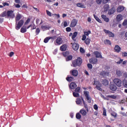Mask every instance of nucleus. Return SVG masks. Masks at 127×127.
<instances>
[{
    "instance_id": "obj_1",
    "label": "nucleus",
    "mask_w": 127,
    "mask_h": 127,
    "mask_svg": "<svg viewBox=\"0 0 127 127\" xmlns=\"http://www.w3.org/2000/svg\"><path fill=\"white\" fill-rule=\"evenodd\" d=\"M21 14H18L16 15V16L15 17V21H16V24H15V29L16 30H18L20 29L21 28V26L23 25V23H24V21L23 20L21 19ZM20 20V21H19ZM17 21L18 22L17 23Z\"/></svg>"
},
{
    "instance_id": "obj_2",
    "label": "nucleus",
    "mask_w": 127,
    "mask_h": 127,
    "mask_svg": "<svg viewBox=\"0 0 127 127\" xmlns=\"http://www.w3.org/2000/svg\"><path fill=\"white\" fill-rule=\"evenodd\" d=\"M82 63H83V61L81 58H78L76 60H74L72 62L73 67L81 66Z\"/></svg>"
},
{
    "instance_id": "obj_3",
    "label": "nucleus",
    "mask_w": 127,
    "mask_h": 127,
    "mask_svg": "<svg viewBox=\"0 0 127 127\" xmlns=\"http://www.w3.org/2000/svg\"><path fill=\"white\" fill-rule=\"evenodd\" d=\"M93 85H95L96 88L98 90V91H100L102 92L103 91V89H102V83L100 82L98 80H94Z\"/></svg>"
},
{
    "instance_id": "obj_4",
    "label": "nucleus",
    "mask_w": 127,
    "mask_h": 127,
    "mask_svg": "<svg viewBox=\"0 0 127 127\" xmlns=\"http://www.w3.org/2000/svg\"><path fill=\"white\" fill-rule=\"evenodd\" d=\"M113 82L114 84L116 85V86H117V87H122V85L123 83L121 79L119 78H115L114 79Z\"/></svg>"
},
{
    "instance_id": "obj_5",
    "label": "nucleus",
    "mask_w": 127,
    "mask_h": 127,
    "mask_svg": "<svg viewBox=\"0 0 127 127\" xmlns=\"http://www.w3.org/2000/svg\"><path fill=\"white\" fill-rule=\"evenodd\" d=\"M78 23V20L76 19H73L69 25L70 27H75Z\"/></svg>"
},
{
    "instance_id": "obj_6",
    "label": "nucleus",
    "mask_w": 127,
    "mask_h": 127,
    "mask_svg": "<svg viewBox=\"0 0 127 127\" xmlns=\"http://www.w3.org/2000/svg\"><path fill=\"white\" fill-rule=\"evenodd\" d=\"M84 94L86 96V100H87L88 103H91L92 100H91V97H90V95H89V92L88 91H86L84 92Z\"/></svg>"
},
{
    "instance_id": "obj_7",
    "label": "nucleus",
    "mask_w": 127,
    "mask_h": 127,
    "mask_svg": "<svg viewBox=\"0 0 127 127\" xmlns=\"http://www.w3.org/2000/svg\"><path fill=\"white\" fill-rule=\"evenodd\" d=\"M7 17H10V18H14V13H13V11L12 10H8L7 11Z\"/></svg>"
},
{
    "instance_id": "obj_8",
    "label": "nucleus",
    "mask_w": 127,
    "mask_h": 127,
    "mask_svg": "<svg viewBox=\"0 0 127 127\" xmlns=\"http://www.w3.org/2000/svg\"><path fill=\"white\" fill-rule=\"evenodd\" d=\"M109 89L111 90V91H117V89H118V88L117 87V86L116 85V84L114 83H110L109 85Z\"/></svg>"
},
{
    "instance_id": "obj_9",
    "label": "nucleus",
    "mask_w": 127,
    "mask_h": 127,
    "mask_svg": "<svg viewBox=\"0 0 127 127\" xmlns=\"http://www.w3.org/2000/svg\"><path fill=\"white\" fill-rule=\"evenodd\" d=\"M103 31H104L106 34H108L109 37H114L115 36V34L109 30L104 29Z\"/></svg>"
},
{
    "instance_id": "obj_10",
    "label": "nucleus",
    "mask_w": 127,
    "mask_h": 127,
    "mask_svg": "<svg viewBox=\"0 0 127 127\" xmlns=\"http://www.w3.org/2000/svg\"><path fill=\"white\" fill-rule=\"evenodd\" d=\"M89 62L91 64L96 65L98 64V59L96 58H91L89 60Z\"/></svg>"
},
{
    "instance_id": "obj_11",
    "label": "nucleus",
    "mask_w": 127,
    "mask_h": 127,
    "mask_svg": "<svg viewBox=\"0 0 127 127\" xmlns=\"http://www.w3.org/2000/svg\"><path fill=\"white\" fill-rule=\"evenodd\" d=\"M50 39H56V36L54 37H46L44 40V42L45 43H47L50 40Z\"/></svg>"
},
{
    "instance_id": "obj_12",
    "label": "nucleus",
    "mask_w": 127,
    "mask_h": 127,
    "mask_svg": "<svg viewBox=\"0 0 127 127\" xmlns=\"http://www.w3.org/2000/svg\"><path fill=\"white\" fill-rule=\"evenodd\" d=\"M115 52H117V53H120L121 52V50H122V48L119 45H116L114 48Z\"/></svg>"
},
{
    "instance_id": "obj_13",
    "label": "nucleus",
    "mask_w": 127,
    "mask_h": 127,
    "mask_svg": "<svg viewBox=\"0 0 127 127\" xmlns=\"http://www.w3.org/2000/svg\"><path fill=\"white\" fill-rule=\"evenodd\" d=\"M72 47L73 50H74L75 51H77V50L79 49V45L76 43H74L72 45Z\"/></svg>"
},
{
    "instance_id": "obj_14",
    "label": "nucleus",
    "mask_w": 127,
    "mask_h": 127,
    "mask_svg": "<svg viewBox=\"0 0 127 127\" xmlns=\"http://www.w3.org/2000/svg\"><path fill=\"white\" fill-rule=\"evenodd\" d=\"M70 74L74 77L78 76V70L77 69H73L70 71Z\"/></svg>"
},
{
    "instance_id": "obj_15",
    "label": "nucleus",
    "mask_w": 127,
    "mask_h": 127,
    "mask_svg": "<svg viewBox=\"0 0 127 127\" xmlns=\"http://www.w3.org/2000/svg\"><path fill=\"white\" fill-rule=\"evenodd\" d=\"M79 113L83 117L87 116V111L85 110L84 109H81L79 111Z\"/></svg>"
},
{
    "instance_id": "obj_16",
    "label": "nucleus",
    "mask_w": 127,
    "mask_h": 127,
    "mask_svg": "<svg viewBox=\"0 0 127 127\" xmlns=\"http://www.w3.org/2000/svg\"><path fill=\"white\" fill-rule=\"evenodd\" d=\"M56 42L59 45H60L61 44H62V43L63 42V40H62V38H61L60 37H58L56 40Z\"/></svg>"
},
{
    "instance_id": "obj_17",
    "label": "nucleus",
    "mask_w": 127,
    "mask_h": 127,
    "mask_svg": "<svg viewBox=\"0 0 127 127\" xmlns=\"http://www.w3.org/2000/svg\"><path fill=\"white\" fill-rule=\"evenodd\" d=\"M101 83L103 86H108L109 85V81L106 79H102L101 81Z\"/></svg>"
},
{
    "instance_id": "obj_18",
    "label": "nucleus",
    "mask_w": 127,
    "mask_h": 127,
    "mask_svg": "<svg viewBox=\"0 0 127 127\" xmlns=\"http://www.w3.org/2000/svg\"><path fill=\"white\" fill-rule=\"evenodd\" d=\"M69 87L70 88V89L74 90V89L77 88V84L75 82H71L70 84Z\"/></svg>"
},
{
    "instance_id": "obj_19",
    "label": "nucleus",
    "mask_w": 127,
    "mask_h": 127,
    "mask_svg": "<svg viewBox=\"0 0 127 127\" xmlns=\"http://www.w3.org/2000/svg\"><path fill=\"white\" fill-rule=\"evenodd\" d=\"M108 74L109 72H108L107 71H103L100 72L99 75H100V76H102V77H107V75H108Z\"/></svg>"
},
{
    "instance_id": "obj_20",
    "label": "nucleus",
    "mask_w": 127,
    "mask_h": 127,
    "mask_svg": "<svg viewBox=\"0 0 127 127\" xmlns=\"http://www.w3.org/2000/svg\"><path fill=\"white\" fill-rule=\"evenodd\" d=\"M94 55H95L96 58H102V55L98 51L94 52Z\"/></svg>"
},
{
    "instance_id": "obj_21",
    "label": "nucleus",
    "mask_w": 127,
    "mask_h": 127,
    "mask_svg": "<svg viewBox=\"0 0 127 127\" xmlns=\"http://www.w3.org/2000/svg\"><path fill=\"white\" fill-rule=\"evenodd\" d=\"M82 101L83 103V105L85 109L86 110V112H89V108H88V105L87 104H86V102H85V100H84V99L81 97Z\"/></svg>"
},
{
    "instance_id": "obj_22",
    "label": "nucleus",
    "mask_w": 127,
    "mask_h": 127,
    "mask_svg": "<svg viewBox=\"0 0 127 127\" xmlns=\"http://www.w3.org/2000/svg\"><path fill=\"white\" fill-rule=\"evenodd\" d=\"M101 17L106 22H109V21H110V19H109L108 17H107V16L105 15H102Z\"/></svg>"
},
{
    "instance_id": "obj_23",
    "label": "nucleus",
    "mask_w": 127,
    "mask_h": 127,
    "mask_svg": "<svg viewBox=\"0 0 127 127\" xmlns=\"http://www.w3.org/2000/svg\"><path fill=\"white\" fill-rule=\"evenodd\" d=\"M117 21L120 22L123 20V15L118 14L116 17Z\"/></svg>"
},
{
    "instance_id": "obj_24",
    "label": "nucleus",
    "mask_w": 127,
    "mask_h": 127,
    "mask_svg": "<svg viewBox=\"0 0 127 127\" xmlns=\"http://www.w3.org/2000/svg\"><path fill=\"white\" fill-rule=\"evenodd\" d=\"M124 9H125V7H124L123 6H119L117 8V11H118V12H122V11H123Z\"/></svg>"
},
{
    "instance_id": "obj_25",
    "label": "nucleus",
    "mask_w": 127,
    "mask_h": 127,
    "mask_svg": "<svg viewBox=\"0 0 127 127\" xmlns=\"http://www.w3.org/2000/svg\"><path fill=\"white\" fill-rule=\"evenodd\" d=\"M60 50L61 51H66V50H67V46L66 45H64L61 46Z\"/></svg>"
},
{
    "instance_id": "obj_26",
    "label": "nucleus",
    "mask_w": 127,
    "mask_h": 127,
    "mask_svg": "<svg viewBox=\"0 0 127 127\" xmlns=\"http://www.w3.org/2000/svg\"><path fill=\"white\" fill-rule=\"evenodd\" d=\"M104 43L106 45H112V43L111 42V41H110V40L106 39L104 40Z\"/></svg>"
},
{
    "instance_id": "obj_27",
    "label": "nucleus",
    "mask_w": 127,
    "mask_h": 127,
    "mask_svg": "<svg viewBox=\"0 0 127 127\" xmlns=\"http://www.w3.org/2000/svg\"><path fill=\"white\" fill-rule=\"evenodd\" d=\"M76 6H78V7H81V8H85V5L82 3H77L76 4Z\"/></svg>"
},
{
    "instance_id": "obj_28",
    "label": "nucleus",
    "mask_w": 127,
    "mask_h": 127,
    "mask_svg": "<svg viewBox=\"0 0 127 127\" xmlns=\"http://www.w3.org/2000/svg\"><path fill=\"white\" fill-rule=\"evenodd\" d=\"M116 11V10L114 9V8H111L109 11L108 13L109 14L111 15V14H114V13H115V12Z\"/></svg>"
},
{
    "instance_id": "obj_29",
    "label": "nucleus",
    "mask_w": 127,
    "mask_h": 127,
    "mask_svg": "<svg viewBox=\"0 0 127 127\" xmlns=\"http://www.w3.org/2000/svg\"><path fill=\"white\" fill-rule=\"evenodd\" d=\"M26 31H27L26 27L23 26L20 29V32H21V33H25Z\"/></svg>"
},
{
    "instance_id": "obj_30",
    "label": "nucleus",
    "mask_w": 127,
    "mask_h": 127,
    "mask_svg": "<svg viewBox=\"0 0 127 127\" xmlns=\"http://www.w3.org/2000/svg\"><path fill=\"white\" fill-rule=\"evenodd\" d=\"M0 16H1V17H5V16H7V12H6L5 11H3L0 14Z\"/></svg>"
},
{
    "instance_id": "obj_31",
    "label": "nucleus",
    "mask_w": 127,
    "mask_h": 127,
    "mask_svg": "<svg viewBox=\"0 0 127 127\" xmlns=\"http://www.w3.org/2000/svg\"><path fill=\"white\" fill-rule=\"evenodd\" d=\"M77 35H78V32H74L71 36L72 40H74L75 38L77 37Z\"/></svg>"
},
{
    "instance_id": "obj_32",
    "label": "nucleus",
    "mask_w": 127,
    "mask_h": 127,
    "mask_svg": "<svg viewBox=\"0 0 127 127\" xmlns=\"http://www.w3.org/2000/svg\"><path fill=\"white\" fill-rule=\"evenodd\" d=\"M93 15L94 18L98 21V22H99V23H102V20L100 19V18H99L96 15L94 14Z\"/></svg>"
},
{
    "instance_id": "obj_33",
    "label": "nucleus",
    "mask_w": 127,
    "mask_h": 127,
    "mask_svg": "<svg viewBox=\"0 0 127 127\" xmlns=\"http://www.w3.org/2000/svg\"><path fill=\"white\" fill-rule=\"evenodd\" d=\"M85 43L86 44V45H89L90 43L91 42V39H89L87 38L85 40Z\"/></svg>"
},
{
    "instance_id": "obj_34",
    "label": "nucleus",
    "mask_w": 127,
    "mask_h": 127,
    "mask_svg": "<svg viewBox=\"0 0 127 127\" xmlns=\"http://www.w3.org/2000/svg\"><path fill=\"white\" fill-rule=\"evenodd\" d=\"M82 118V116L81 115V114H80V113H77L76 114V118L77 119V120H81Z\"/></svg>"
},
{
    "instance_id": "obj_35",
    "label": "nucleus",
    "mask_w": 127,
    "mask_h": 127,
    "mask_svg": "<svg viewBox=\"0 0 127 127\" xmlns=\"http://www.w3.org/2000/svg\"><path fill=\"white\" fill-rule=\"evenodd\" d=\"M116 75H117L118 77H121L123 75V72L120 70H116Z\"/></svg>"
},
{
    "instance_id": "obj_36",
    "label": "nucleus",
    "mask_w": 127,
    "mask_h": 127,
    "mask_svg": "<svg viewBox=\"0 0 127 127\" xmlns=\"http://www.w3.org/2000/svg\"><path fill=\"white\" fill-rule=\"evenodd\" d=\"M66 80L68 81V82H72L73 80H74V77H67L66 78Z\"/></svg>"
},
{
    "instance_id": "obj_37",
    "label": "nucleus",
    "mask_w": 127,
    "mask_h": 127,
    "mask_svg": "<svg viewBox=\"0 0 127 127\" xmlns=\"http://www.w3.org/2000/svg\"><path fill=\"white\" fill-rule=\"evenodd\" d=\"M76 103L77 105H80V104H81L82 100L81 99V98H77L76 99Z\"/></svg>"
},
{
    "instance_id": "obj_38",
    "label": "nucleus",
    "mask_w": 127,
    "mask_h": 127,
    "mask_svg": "<svg viewBox=\"0 0 127 127\" xmlns=\"http://www.w3.org/2000/svg\"><path fill=\"white\" fill-rule=\"evenodd\" d=\"M111 115L112 117H114V118H117V116H118V114H117V113H116L115 111L111 112Z\"/></svg>"
},
{
    "instance_id": "obj_39",
    "label": "nucleus",
    "mask_w": 127,
    "mask_h": 127,
    "mask_svg": "<svg viewBox=\"0 0 127 127\" xmlns=\"http://www.w3.org/2000/svg\"><path fill=\"white\" fill-rule=\"evenodd\" d=\"M73 97H74L75 98H78V97H79V93L78 92H73Z\"/></svg>"
},
{
    "instance_id": "obj_40",
    "label": "nucleus",
    "mask_w": 127,
    "mask_h": 127,
    "mask_svg": "<svg viewBox=\"0 0 127 127\" xmlns=\"http://www.w3.org/2000/svg\"><path fill=\"white\" fill-rule=\"evenodd\" d=\"M35 33L36 35H38L40 33V29L39 28H37L36 29Z\"/></svg>"
},
{
    "instance_id": "obj_41",
    "label": "nucleus",
    "mask_w": 127,
    "mask_h": 127,
    "mask_svg": "<svg viewBox=\"0 0 127 127\" xmlns=\"http://www.w3.org/2000/svg\"><path fill=\"white\" fill-rule=\"evenodd\" d=\"M73 57L72 56H68L66 59V61H70V60H72Z\"/></svg>"
},
{
    "instance_id": "obj_42",
    "label": "nucleus",
    "mask_w": 127,
    "mask_h": 127,
    "mask_svg": "<svg viewBox=\"0 0 127 127\" xmlns=\"http://www.w3.org/2000/svg\"><path fill=\"white\" fill-rule=\"evenodd\" d=\"M108 97H109V98H110L111 99H114V100H116V99H117V96L114 95H108Z\"/></svg>"
},
{
    "instance_id": "obj_43",
    "label": "nucleus",
    "mask_w": 127,
    "mask_h": 127,
    "mask_svg": "<svg viewBox=\"0 0 127 127\" xmlns=\"http://www.w3.org/2000/svg\"><path fill=\"white\" fill-rule=\"evenodd\" d=\"M84 34L85 36H86H86H89V34H91V31H88L86 32H84Z\"/></svg>"
},
{
    "instance_id": "obj_44",
    "label": "nucleus",
    "mask_w": 127,
    "mask_h": 127,
    "mask_svg": "<svg viewBox=\"0 0 127 127\" xmlns=\"http://www.w3.org/2000/svg\"><path fill=\"white\" fill-rule=\"evenodd\" d=\"M87 67H88V69H89V70L93 69V65L91 64H88Z\"/></svg>"
},
{
    "instance_id": "obj_45",
    "label": "nucleus",
    "mask_w": 127,
    "mask_h": 127,
    "mask_svg": "<svg viewBox=\"0 0 127 127\" xmlns=\"http://www.w3.org/2000/svg\"><path fill=\"white\" fill-rule=\"evenodd\" d=\"M41 28L42 29H49V28L47 27V25H42Z\"/></svg>"
},
{
    "instance_id": "obj_46",
    "label": "nucleus",
    "mask_w": 127,
    "mask_h": 127,
    "mask_svg": "<svg viewBox=\"0 0 127 127\" xmlns=\"http://www.w3.org/2000/svg\"><path fill=\"white\" fill-rule=\"evenodd\" d=\"M46 12H47V15H48V16H52L51 12L49 11L48 10H46Z\"/></svg>"
},
{
    "instance_id": "obj_47",
    "label": "nucleus",
    "mask_w": 127,
    "mask_h": 127,
    "mask_svg": "<svg viewBox=\"0 0 127 127\" xmlns=\"http://www.w3.org/2000/svg\"><path fill=\"white\" fill-rule=\"evenodd\" d=\"M123 26H126L127 25V19L124 20L123 23Z\"/></svg>"
},
{
    "instance_id": "obj_48",
    "label": "nucleus",
    "mask_w": 127,
    "mask_h": 127,
    "mask_svg": "<svg viewBox=\"0 0 127 127\" xmlns=\"http://www.w3.org/2000/svg\"><path fill=\"white\" fill-rule=\"evenodd\" d=\"M80 90H81V88L80 87H77L76 88H75V92L76 93H79L80 92Z\"/></svg>"
},
{
    "instance_id": "obj_49",
    "label": "nucleus",
    "mask_w": 127,
    "mask_h": 127,
    "mask_svg": "<svg viewBox=\"0 0 127 127\" xmlns=\"http://www.w3.org/2000/svg\"><path fill=\"white\" fill-rule=\"evenodd\" d=\"M122 55L123 57H127V53L126 52H123Z\"/></svg>"
},
{
    "instance_id": "obj_50",
    "label": "nucleus",
    "mask_w": 127,
    "mask_h": 127,
    "mask_svg": "<svg viewBox=\"0 0 127 127\" xmlns=\"http://www.w3.org/2000/svg\"><path fill=\"white\" fill-rule=\"evenodd\" d=\"M103 116H105V117L107 116V110H106L105 109L103 110Z\"/></svg>"
},
{
    "instance_id": "obj_51",
    "label": "nucleus",
    "mask_w": 127,
    "mask_h": 127,
    "mask_svg": "<svg viewBox=\"0 0 127 127\" xmlns=\"http://www.w3.org/2000/svg\"><path fill=\"white\" fill-rule=\"evenodd\" d=\"M93 108L94 109V110H95L96 111H98V109H99V108L98 107V105H97V104H95L93 106Z\"/></svg>"
},
{
    "instance_id": "obj_52",
    "label": "nucleus",
    "mask_w": 127,
    "mask_h": 127,
    "mask_svg": "<svg viewBox=\"0 0 127 127\" xmlns=\"http://www.w3.org/2000/svg\"><path fill=\"white\" fill-rule=\"evenodd\" d=\"M34 29H36V26L34 24L32 25L31 30H33Z\"/></svg>"
},
{
    "instance_id": "obj_53",
    "label": "nucleus",
    "mask_w": 127,
    "mask_h": 127,
    "mask_svg": "<svg viewBox=\"0 0 127 127\" xmlns=\"http://www.w3.org/2000/svg\"><path fill=\"white\" fill-rule=\"evenodd\" d=\"M123 85H124V86L126 88H127V80L123 81Z\"/></svg>"
},
{
    "instance_id": "obj_54",
    "label": "nucleus",
    "mask_w": 127,
    "mask_h": 127,
    "mask_svg": "<svg viewBox=\"0 0 127 127\" xmlns=\"http://www.w3.org/2000/svg\"><path fill=\"white\" fill-rule=\"evenodd\" d=\"M86 38H87V37L85 35H83L81 40L84 41V40H86Z\"/></svg>"
},
{
    "instance_id": "obj_55",
    "label": "nucleus",
    "mask_w": 127,
    "mask_h": 127,
    "mask_svg": "<svg viewBox=\"0 0 127 127\" xmlns=\"http://www.w3.org/2000/svg\"><path fill=\"white\" fill-rule=\"evenodd\" d=\"M110 0H103V3H104V4H106V3H108Z\"/></svg>"
},
{
    "instance_id": "obj_56",
    "label": "nucleus",
    "mask_w": 127,
    "mask_h": 127,
    "mask_svg": "<svg viewBox=\"0 0 127 127\" xmlns=\"http://www.w3.org/2000/svg\"><path fill=\"white\" fill-rule=\"evenodd\" d=\"M64 27H66L68 26V23H67V21H64Z\"/></svg>"
},
{
    "instance_id": "obj_57",
    "label": "nucleus",
    "mask_w": 127,
    "mask_h": 127,
    "mask_svg": "<svg viewBox=\"0 0 127 127\" xmlns=\"http://www.w3.org/2000/svg\"><path fill=\"white\" fill-rule=\"evenodd\" d=\"M80 52H81V53H85V50H84V49H83V48H80Z\"/></svg>"
},
{
    "instance_id": "obj_58",
    "label": "nucleus",
    "mask_w": 127,
    "mask_h": 127,
    "mask_svg": "<svg viewBox=\"0 0 127 127\" xmlns=\"http://www.w3.org/2000/svg\"><path fill=\"white\" fill-rule=\"evenodd\" d=\"M66 31H67V32H70V31H71V28L70 27H66Z\"/></svg>"
},
{
    "instance_id": "obj_59",
    "label": "nucleus",
    "mask_w": 127,
    "mask_h": 127,
    "mask_svg": "<svg viewBox=\"0 0 127 127\" xmlns=\"http://www.w3.org/2000/svg\"><path fill=\"white\" fill-rule=\"evenodd\" d=\"M104 99L106 101H109L110 100V97H109V95H108L106 97H104Z\"/></svg>"
},
{
    "instance_id": "obj_60",
    "label": "nucleus",
    "mask_w": 127,
    "mask_h": 127,
    "mask_svg": "<svg viewBox=\"0 0 127 127\" xmlns=\"http://www.w3.org/2000/svg\"><path fill=\"white\" fill-rule=\"evenodd\" d=\"M96 2L98 4H101L102 3V0H96Z\"/></svg>"
},
{
    "instance_id": "obj_61",
    "label": "nucleus",
    "mask_w": 127,
    "mask_h": 127,
    "mask_svg": "<svg viewBox=\"0 0 127 127\" xmlns=\"http://www.w3.org/2000/svg\"><path fill=\"white\" fill-rule=\"evenodd\" d=\"M40 22V19L37 18L36 20V24H38Z\"/></svg>"
},
{
    "instance_id": "obj_62",
    "label": "nucleus",
    "mask_w": 127,
    "mask_h": 127,
    "mask_svg": "<svg viewBox=\"0 0 127 127\" xmlns=\"http://www.w3.org/2000/svg\"><path fill=\"white\" fill-rule=\"evenodd\" d=\"M13 55H14V53H13V52H10V55H9L10 57H12Z\"/></svg>"
},
{
    "instance_id": "obj_63",
    "label": "nucleus",
    "mask_w": 127,
    "mask_h": 127,
    "mask_svg": "<svg viewBox=\"0 0 127 127\" xmlns=\"http://www.w3.org/2000/svg\"><path fill=\"white\" fill-rule=\"evenodd\" d=\"M14 5L16 8H19V7H20V5H19V4H14Z\"/></svg>"
},
{
    "instance_id": "obj_64",
    "label": "nucleus",
    "mask_w": 127,
    "mask_h": 127,
    "mask_svg": "<svg viewBox=\"0 0 127 127\" xmlns=\"http://www.w3.org/2000/svg\"><path fill=\"white\" fill-rule=\"evenodd\" d=\"M123 61H124L123 60H120V61L117 62V64H121L123 63Z\"/></svg>"
}]
</instances>
